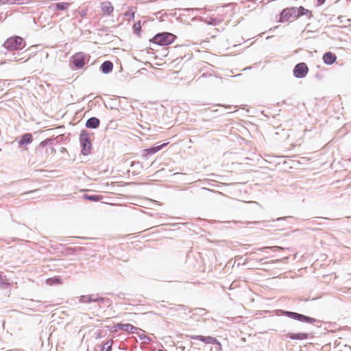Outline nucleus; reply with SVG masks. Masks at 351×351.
<instances>
[{
    "label": "nucleus",
    "mask_w": 351,
    "mask_h": 351,
    "mask_svg": "<svg viewBox=\"0 0 351 351\" xmlns=\"http://www.w3.org/2000/svg\"><path fill=\"white\" fill-rule=\"evenodd\" d=\"M302 16H307L310 18L312 16V13L310 10L302 6L299 8H287L282 11L280 16V21L282 23L293 21Z\"/></svg>",
    "instance_id": "1"
},
{
    "label": "nucleus",
    "mask_w": 351,
    "mask_h": 351,
    "mask_svg": "<svg viewBox=\"0 0 351 351\" xmlns=\"http://www.w3.org/2000/svg\"><path fill=\"white\" fill-rule=\"evenodd\" d=\"M80 302L93 305L88 306L87 309H101L105 306H110L112 304L111 300L107 298L98 297L94 295H82L80 298Z\"/></svg>",
    "instance_id": "2"
},
{
    "label": "nucleus",
    "mask_w": 351,
    "mask_h": 351,
    "mask_svg": "<svg viewBox=\"0 0 351 351\" xmlns=\"http://www.w3.org/2000/svg\"><path fill=\"white\" fill-rule=\"evenodd\" d=\"M176 39V36L174 34L169 32H162L156 34L149 40V42L160 46H167L172 44Z\"/></svg>",
    "instance_id": "3"
},
{
    "label": "nucleus",
    "mask_w": 351,
    "mask_h": 351,
    "mask_svg": "<svg viewBox=\"0 0 351 351\" xmlns=\"http://www.w3.org/2000/svg\"><path fill=\"white\" fill-rule=\"evenodd\" d=\"M25 43L23 38L20 36H12L8 38L5 43L4 47L9 50H19L24 48Z\"/></svg>",
    "instance_id": "4"
},
{
    "label": "nucleus",
    "mask_w": 351,
    "mask_h": 351,
    "mask_svg": "<svg viewBox=\"0 0 351 351\" xmlns=\"http://www.w3.org/2000/svg\"><path fill=\"white\" fill-rule=\"evenodd\" d=\"M282 312L283 315L287 316L291 319L300 321L301 322L314 324L317 322V319L313 317H308L298 313L289 311H282Z\"/></svg>",
    "instance_id": "5"
},
{
    "label": "nucleus",
    "mask_w": 351,
    "mask_h": 351,
    "mask_svg": "<svg viewBox=\"0 0 351 351\" xmlns=\"http://www.w3.org/2000/svg\"><path fill=\"white\" fill-rule=\"evenodd\" d=\"M87 60L86 55L82 52L75 53L71 57L72 63L77 69H82L85 65Z\"/></svg>",
    "instance_id": "6"
},
{
    "label": "nucleus",
    "mask_w": 351,
    "mask_h": 351,
    "mask_svg": "<svg viewBox=\"0 0 351 351\" xmlns=\"http://www.w3.org/2000/svg\"><path fill=\"white\" fill-rule=\"evenodd\" d=\"M308 72V68L307 65L301 62L295 65L293 69V75L298 78H302L305 77Z\"/></svg>",
    "instance_id": "7"
},
{
    "label": "nucleus",
    "mask_w": 351,
    "mask_h": 351,
    "mask_svg": "<svg viewBox=\"0 0 351 351\" xmlns=\"http://www.w3.org/2000/svg\"><path fill=\"white\" fill-rule=\"evenodd\" d=\"M189 337L191 339L199 340L206 344L221 345L219 341L215 337L202 335H190Z\"/></svg>",
    "instance_id": "8"
},
{
    "label": "nucleus",
    "mask_w": 351,
    "mask_h": 351,
    "mask_svg": "<svg viewBox=\"0 0 351 351\" xmlns=\"http://www.w3.org/2000/svg\"><path fill=\"white\" fill-rule=\"evenodd\" d=\"M116 328L123 331L128 332L132 334H136L138 331H142L140 328L130 324H117Z\"/></svg>",
    "instance_id": "9"
},
{
    "label": "nucleus",
    "mask_w": 351,
    "mask_h": 351,
    "mask_svg": "<svg viewBox=\"0 0 351 351\" xmlns=\"http://www.w3.org/2000/svg\"><path fill=\"white\" fill-rule=\"evenodd\" d=\"M80 142L81 145L83 147L82 152L83 154H86L90 152L91 149V143L88 140V134H82L80 136Z\"/></svg>",
    "instance_id": "10"
},
{
    "label": "nucleus",
    "mask_w": 351,
    "mask_h": 351,
    "mask_svg": "<svg viewBox=\"0 0 351 351\" xmlns=\"http://www.w3.org/2000/svg\"><path fill=\"white\" fill-rule=\"evenodd\" d=\"M287 337L292 340H304L308 339V334L306 332L293 333L289 332Z\"/></svg>",
    "instance_id": "11"
},
{
    "label": "nucleus",
    "mask_w": 351,
    "mask_h": 351,
    "mask_svg": "<svg viewBox=\"0 0 351 351\" xmlns=\"http://www.w3.org/2000/svg\"><path fill=\"white\" fill-rule=\"evenodd\" d=\"M336 60V55L330 51L325 53L323 56V61L326 64H332Z\"/></svg>",
    "instance_id": "12"
},
{
    "label": "nucleus",
    "mask_w": 351,
    "mask_h": 351,
    "mask_svg": "<svg viewBox=\"0 0 351 351\" xmlns=\"http://www.w3.org/2000/svg\"><path fill=\"white\" fill-rule=\"evenodd\" d=\"M100 123L99 120L96 117H91L88 119L86 123V126L88 128H97Z\"/></svg>",
    "instance_id": "13"
},
{
    "label": "nucleus",
    "mask_w": 351,
    "mask_h": 351,
    "mask_svg": "<svg viewBox=\"0 0 351 351\" xmlns=\"http://www.w3.org/2000/svg\"><path fill=\"white\" fill-rule=\"evenodd\" d=\"M71 5L69 2H60L51 5L55 10H66Z\"/></svg>",
    "instance_id": "14"
},
{
    "label": "nucleus",
    "mask_w": 351,
    "mask_h": 351,
    "mask_svg": "<svg viewBox=\"0 0 351 351\" xmlns=\"http://www.w3.org/2000/svg\"><path fill=\"white\" fill-rule=\"evenodd\" d=\"M113 64L110 61H105L101 66V71L104 73H108L112 71Z\"/></svg>",
    "instance_id": "15"
},
{
    "label": "nucleus",
    "mask_w": 351,
    "mask_h": 351,
    "mask_svg": "<svg viewBox=\"0 0 351 351\" xmlns=\"http://www.w3.org/2000/svg\"><path fill=\"white\" fill-rule=\"evenodd\" d=\"M32 141V135L30 133H26L23 134L19 141V144L23 145L25 144L29 143Z\"/></svg>",
    "instance_id": "16"
},
{
    "label": "nucleus",
    "mask_w": 351,
    "mask_h": 351,
    "mask_svg": "<svg viewBox=\"0 0 351 351\" xmlns=\"http://www.w3.org/2000/svg\"><path fill=\"white\" fill-rule=\"evenodd\" d=\"M83 198L91 202H98L101 199V197L98 195H88L84 194Z\"/></svg>",
    "instance_id": "17"
},
{
    "label": "nucleus",
    "mask_w": 351,
    "mask_h": 351,
    "mask_svg": "<svg viewBox=\"0 0 351 351\" xmlns=\"http://www.w3.org/2000/svg\"><path fill=\"white\" fill-rule=\"evenodd\" d=\"M46 282H47V284H48L49 285H53L60 284L62 282V281H61V279L60 277L56 276L53 278H49L47 279Z\"/></svg>",
    "instance_id": "18"
},
{
    "label": "nucleus",
    "mask_w": 351,
    "mask_h": 351,
    "mask_svg": "<svg viewBox=\"0 0 351 351\" xmlns=\"http://www.w3.org/2000/svg\"><path fill=\"white\" fill-rule=\"evenodd\" d=\"M112 340L106 341L103 343V347L101 348V351H111L112 346Z\"/></svg>",
    "instance_id": "19"
},
{
    "label": "nucleus",
    "mask_w": 351,
    "mask_h": 351,
    "mask_svg": "<svg viewBox=\"0 0 351 351\" xmlns=\"http://www.w3.org/2000/svg\"><path fill=\"white\" fill-rule=\"evenodd\" d=\"M136 335H138L139 339L143 341V343L148 344L151 341V339L143 333H140L138 332Z\"/></svg>",
    "instance_id": "20"
},
{
    "label": "nucleus",
    "mask_w": 351,
    "mask_h": 351,
    "mask_svg": "<svg viewBox=\"0 0 351 351\" xmlns=\"http://www.w3.org/2000/svg\"><path fill=\"white\" fill-rule=\"evenodd\" d=\"M102 9L106 10L108 14L112 12L114 8L110 3H107L103 5Z\"/></svg>",
    "instance_id": "21"
},
{
    "label": "nucleus",
    "mask_w": 351,
    "mask_h": 351,
    "mask_svg": "<svg viewBox=\"0 0 351 351\" xmlns=\"http://www.w3.org/2000/svg\"><path fill=\"white\" fill-rule=\"evenodd\" d=\"M133 29L135 33L139 34L141 29V25L140 21L136 23L133 25Z\"/></svg>",
    "instance_id": "22"
},
{
    "label": "nucleus",
    "mask_w": 351,
    "mask_h": 351,
    "mask_svg": "<svg viewBox=\"0 0 351 351\" xmlns=\"http://www.w3.org/2000/svg\"><path fill=\"white\" fill-rule=\"evenodd\" d=\"M166 145V144H165V143H164V144H162V145H158V146H156V147H152L151 149H148V151H149V152H153V153L157 152H158V151L160 149V148H161L162 146H164V145Z\"/></svg>",
    "instance_id": "23"
},
{
    "label": "nucleus",
    "mask_w": 351,
    "mask_h": 351,
    "mask_svg": "<svg viewBox=\"0 0 351 351\" xmlns=\"http://www.w3.org/2000/svg\"><path fill=\"white\" fill-rule=\"evenodd\" d=\"M9 285V283L6 282L3 278L0 276V287L3 288H6Z\"/></svg>",
    "instance_id": "24"
},
{
    "label": "nucleus",
    "mask_w": 351,
    "mask_h": 351,
    "mask_svg": "<svg viewBox=\"0 0 351 351\" xmlns=\"http://www.w3.org/2000/svg\"><path fill=\"white\" fill-rule=\"evenodd\" d=\"M174 308H175V311H180V310H186L188 308L186 306L183 305V304H178V305H176L174 307Z\"/></svg>",
    "instance_id": "25"
},
{
    "label": "nucleus",
    "mask_w": 351,
    "mask_h": 351,
    "mask_svg": "<svg viewBox=\"0 0 351 351\" xmlns=\"http://www.w3.org/2000/svg\"><path fill=\"white\" fill-rule=\"evenodd\" d=\"M197 311V314H199V315H205L206 313V311L205 308H197L195 309Z\"/></svg>",
    "instance_id": "26"
},
{
    "label": "nucleus",
    "mask_w": 351,
    "mask_h": 351,
    "mask_svg": "<svg viewBox=\"0 0 351 351\" xmlns=\"http://www.w3.org/2000/svg\"><path fill=\"white\" fill-rule=\"evenodd\" d=\"M267 248H270V249H279V247H277V246H273V247H260L258 249V250H260V251H263L265 249H267Z\"/></svg>",
    "instance_id": "27"
},
{
    "label": "nucleus",
    "mask_w": 351,
    "mask_h": 351,
    "mask_svg": "<svg viewBox=\"0 0 351 351\" xmlns=\"http://www.w3.org/2000/svg\"><path fill=\"white\" fill-rule=\"evenodd\" d=\"M280 156V155H270V154H268V155H265V156H266L267 158H271V156Z\"/></svg>",
    "instance_id": "28"
},
{
    "label": "nucleus",
    "mask_w": 351,
    "mask_h": 351,
    "mask_svg": "<svg viewBox=\"0 0 351 351\" xmlns=\"http://www.w3.org/2000/svg\"><path fill=\"white\" fill-rule=\"evenodd\" d=\"M320 4H322L324 2V0H318Z\"/></svg>",
    "instance_id": "29"
},
{
    "label": "nucleus",
    "mask_w": 351,
    "mask_h": 351,
    "mask_svg": "<svg viewBox=\"0 0 351 351\" xmlns=\"http://www.w3.org/2000/svg\"><path fill=\"white\" fill-rule=\"evenodd\" d=\"M248 223H258V221H253V222H247Z\"/></svg>",
    "instance_id": "30"
},
{
    "label": "nucleus",
    "mask_w": 351,
    "mask_h": 351,
    "mask_svg": "<svg viewBox=\"0 0 351 351\" xmlns=\"http://www.w3.org/2000/svg\"><path fill=\"white\" fill-rule=\"evenodd\" d=\"M285 219V218H284V217H279V218H278V219H277V220H278V221H280V220H282V219Z\"/></svg>",
    "instance_id": "31"
},
{
    "label": "nucleus",
    "mask_w": 351,
    "mask_h": 351,
    "mask_svg": "<svg viewBox=\"0 0 351 351\" xmlns=\"http://www.w3.org/2000/svg\"><path fill=\"white\" fill-rule=\"evenodd\" d=\"M318 219H328V218H324V217H317Z\"/></svg>",
    "instance_id": "32"
},
{
    "label": "nucleus",
    "mask_w": 351,
    "mask_h": 351,
    "mask_svg": "<svg viewBox=\"0 0 351 351\" xmlns=\"http://www.w3.org/2000/svg\"><path fill=\"white\" fill-rule=\"evenodd\" d=\"M85 14H86L85 12H84V11H83V12H82V13L81 14V16H84V15H85Z\"/></svg>",
    "instance_id": "33"
},
{
    "label": "nucleus",
    "mask_w": 351,
    "mask_h": 351,
    "mask_svg": "<svg viewBox=\"0 0 351 351\" xmlns=\"http://www.w3.org/2000/svg\"><path fill=\"white\" fill-rule=\"evenodd\" d=\"M24 58H20V59H16V62H18L19 60H23V59H24Z\"/></svg>",
    "instance_id": "34"
},
{
    "label": "nucleus",
    "mask_w": 351,
    "mask_h": 351,
    "mask_svg": "<svg viewBox=\"0 0 351 351\" xmlns=\"http://www.w3.org/2000/svg\"><path fill=\"white\" fill-rule=\"evenodd\" d=\"M30 58V56H28L27 58H25V61H27V60H29Z\"/></svg>",
    "instance_id": "35"
},
{
    "label": "nucleus",
    "mask_w": 351,
    "mask_h": 351,
    "mask_svg": "<svg viewBox=\"0 0 351 351\" xmlns=\"http://www.w3.org/2000/svg\"><path fill=\"white\" fill-rule=\"evenodd\" d=\"M280 156L285 157V156H288L287 155H281Z\"/></svg>",
    "instance_id": "36"
},
{
    "label": "nucleus",
    "mask_w": 351,
    "mask_h": 351,
    "mask_svg": "<svg viewBox=\"0 0 351 351\" xmlns=\"http://www.w3.org/2000/svg\"><path fill=\"white\" fill-rule=\"evenodd\" d=\"M158 351H164V350H160H160H158Z\"/></svg>",
    "instance_id": "37"
},
{
    "label": "nucleus",
    "mask_w": 351,
    "mask_h": 351,
    "mask_svg": "<svg viewBox=\"0 0 351 351\" xmlns=\"http://www.w3.org/2000/svg\"><path fill=\"white\" fill-rule=\"evenodd\" d=\"M348 160H350V158ZM350 160H351V159H350Z\"/></svg>",
    "instance_id": "38"
}]
</instances>
